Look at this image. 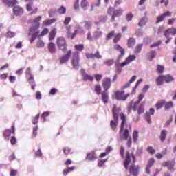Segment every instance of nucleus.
I'll return each instance as SVG.
<instances>
[{
    "label": "nucleus",
    "instance_id": "7",
    "mask_svg": "<svg viewBox=\"0 0 176 176\" xmlns=\"http://www.w3.org/2000/svg\"><path fill=\"white\" fill-rule=\"evenodd\" d=\"M115 96L116 100L118 101H126L130 97V94H124V91H116Z\"/></svg>",
    "mask_w": 176,
    "mask_h": 176
},
{
    "label": "nucleus",
    "instance_id": "16",
    "mask_svg": "<svg viewBox=\"0 0 176 176\" xmlns=\"http://www.w3.org/2000/svg\"><path fill=\"white\" fill-rule=\"evenodd\" d=\"M2 2L8 8H13V6H16L19 3L17 0H2Z\"/></svg>",
    "mask_w": 176,
    "mask_h": 176
},
{
    "label": "nucleus",
    "instance_id": "12",
    "mask_svg": "<svg viewBox=\"0 0 176 176\" xmlns=\"http://www.w3.org/2000/svg\"><path fill=\"white\" fill-rule=\"evenodd\" d=\"M162 167H167L168 170L169 171H174V166H175V162H172V161H167V162H164L162 164Z\"/></svg>",
    "mask_w": 176,
    "mask_h": 176
},
{
    "label": "nucleus",
    "instance_id": "63",
    "mask_svg": "<svg viewBox=\"0 0 176 176\" xmlns=\"http://www.w3.org/2000/svg\"><path fill=\"white\" fill-rule=\"evenodd\" d=\"M25 75H26V78H30L32 76V74H31V68L28 67L26 71H25Z\"/></svg>",
    "mask_w": 176,
    "mask_h": 176
},
{
    "label": "nucleus",
    "instance_id": "19",
    "mask_svg": "<svg viewBox=\"0 0 176 176\" xmlns=\"http://www.w3.org/2000/svg\"><path fill=\"white\" fill-rule=\"evenodd\" d=\"M13 12L15 16H21V14L24 13V10L23 9V8L17 6L13 8Z\"/></svg>",
    "mask_w": 176,
    "mask_h": 176
},
{
    "label": "nucleus",
    "instance_id": "10",
    "mask_svg": "<svg viewBox=\"0 0 176 176\" xmlns=\"http://www.w3.org/2000/svg\"><path fill=\"white\" fill-rule=\"evenodd\" d=\"M102 85L104 90H106V91H108V90L111 89V86H112V80H111V78L106 77L103 79Z\"/></svg>",
    "mask_w": 176,
    "mask_h": 176
},
{
    "label": "nucleus",
    "instance_id": "55",
    "mask_svg": "<svg viewBox=\"0 0 176 176\" xmlns=\"http://www.w3.org/2000/svg\"><path fill=\"white\" fill-rule=\"evenodd\" d=\"M85 28H87V30H90L91 28V21H85Z\"/></svg>",
    "mask_w": 176,
    "mask_h": 176
},
{
    "label": "nucleus",
    "instance_id": "9",
    "mask_svg": "<svg viewBox=\"0 0 176 176\" xmlns=\"http://www.w3.org/2000/svg\"><path fill=\"white\" fill-rule=\"evenodd\" d=\"M120 111H122V109L120 107H118L116 104H114L113 106L112 113L113 119H116L117 120V119H119V115L120 118L121 113H123V115H124V113H120Z\"/></svg>",
    "mask_w": 176,
    "mask_h": 176
},
{
    "label": "nucleus",
    "instance_id": "35",
    "mask_svg": "<svg viewBox=\"0 0 176 176\" xmlns=\"http://www.w3.org/2000/svg\"><path fill=\"white\" fill-rule=\"evenodd\" d=\"M12 135V130L10 129H6L3 133V136L5 138V140H9V137Z\"/></svg>",
    "mask_w": 176,
    "mask_h": 176
},
{
    "label": "nucleus",
    "instance_id": "49",
    "mask_svg": "<svg viewBox=\"0 0 176 176\" xmlns=\"http://www.w3.org/2000/svg\"><path fill=\"white\" fill-rule=\"evenodd\" d=\"M145 24H146V18L143 17L139 21L138 25H139V27H144V25H145Z\"/></svg>",
    "mask_w": 176,
    "mask_h": 176
},
{
    "label": "nucleus",
    "instance_id": "6",
    "mask_svg": "<svg viewBox=\"0 0 176 176\" xmlns=\"http://www.w3.org/2000/svg\"><path fill=\"white\" fill-rule=\"evenodd\" d=\"M56 44L60 50L63 52H67V41L65 40V38L64 37H58L56 40Z\"/></svg>",
    "mask_w": 176,
    "mask_h": 176
},
{
    "label": "nucleus",
    "instance_id": "32",
    "mask_svg": "<svg viewBox=\"0 0 176 176\" xmlns=\"http://www.w3.org/2000/svg\"><path fill=\"white\" fill-rule=\"evenodd\" d=\"M164 76V82L166 83H170V82H173L174 80V77L171 76L170 74L163 75Z\"/></svg>",
    "mask_w": 176,
    "mask_h": 176
},
{
    "label": "nucleus",
    "instance_id": "46",
    "mask_svg": "<svg viewBox=\"0 0 176 176\" xmlns=\"http://www.w3.org/2000/svg\"><path fill=\"white\" fill-rule=\"evenodd\" d=\"M74 49L78 50V52H82L83 49H85V46L82 44L76 45Z\"/></svg>",
    "mask_w": 176,
    "mask_h": 176
},
{
    "label": "nucleus",
    "instance_id": "20",
    "mask_svg": "<svg viewBox=\"0 0 176 176\" xmlns=\"http://www.w3.org/2000/svg\"><path fill=\"white\" fill-rule=\"evenodd\" d=\"M102 96V101H103L104 104H108V100H109V96L108 95V91L104 90L101 93Z\"/></svg>",
    "mask_w": 176,
    "mask_h": 176
},
{
    "label": "nucleus",
    "instance_id": "31",
    "mask_svg": "<svg viewBox=\"0 0 176 176\" xmlns=\"http://www.w3.org/2000/svg\"><path fill=\"white\" fill-rule=\"evenodd\" d=\"M41 20H42V16H38L37 17L34 18L33 20V25L36 27H41V23H39Z\"/></svg>",
    "mask_w": 176,
    "mask_h": 176
},
{
    "label": "nucleus",
    "instance_id": "53",
    "mask_svg": "<svg viewBox=\"0 0 176 176\" xmlns=\"http://www.w3.org/2000/svg\"><path fill=\"white\" fill-rule=\"evenodd\" d=\"M72 150L69 147H65L63 148V153L65 156H68V155H71Z\"/></svg>",
    "mask_w": 176,
    "mask_h": 176
},
{
    "label": "nucleus",
    "instance_id": "38",
    "mask_svg": "<svg viewBox=\"0 0 176 176\" xmlns=\"http://www.w3.org/2000/svg\"><path fill=\"white\" fill-rule=\"evenodd\" d=\"M57 21L56 19H47L43 22V25H50V24H53V23H56Z\"/></svg>",
    "mask_w": 176,
    "mask_h": 176
},
{
    "label": "nucleus",
    "instance_id": "2",
    "mask_svg": "<svg viewBox=\"0 0 176 176\" xmlns=\"http://www.w3.org/2000/svg\"><path fill=\"white\" fill-rule=\"evenodd\" d=\"M39 28L40 27L38 25L35 26L34 25H32L30 28L28 35L29 36H31L30 39V43H32L34 41H35V39H36V38L39 36V32H40Z\"/></svg>",
    "mask_w": 176,
    "mask_h": 176
},
{
    "label": "nucleus",
    "instance_id": "37",
    "mask_svg": "<svg viewBox=\"0 0 176 176\" xmlns=\"http://www.w3.org/2000/svg\"><path fill=\"white\" fill-rule=\"evenodd\" d=\"M56 34H57V30L56 28H54L50 32L49 35V39L50 41H53L54 38H56Z\"/></svg>",
    "mask_w": 176,
    "mask_h": 176
},
{
    "label": "nucleus",
    "instance_id": "54",
    "mask_svg": "<svg viewBox=\"0 0 176 176\" xmlns=\"http://www.w3.org/2000/svg\"><path fill=\"white\" fill-rule=\"evenodd\" d=\"M71 20H72L71 16H66L65 18V21H63V24H65V25H68L69 23H71Z\"/></svg>",
    "mask_w": 176,
    "mask_h": 176
},
{
    "label": "nucleus",
    "instance_id": "52",
    "mask_svg": "<svg viewBox=\"0 0 176 176\" xmlns=\"http://www.w3.org/2000/svg\"><path fill=\"white\" fill-rule=\"evenodd\" d=\"M50 115V111H45L43 113V114L41 115V119H43V122H46V118H47V116H49Z\"/></svg>",
    "mask_w": 176,
    "mask_h": 176
},
{
    "label": "nucleus",
    "instance_id": "43",
    "mask_svg": "<svg viewBox=\"0 0 176 176\" xmlns=\"http://www.w3.org/2000/svg\"><path fill=\"white\" fill-rule=\"evenodd\" d=\"M142 44H138L134 49V53H141V51L142 50Z\"/></svg>",
    "mask_w": 176,
    "mask_h": 176
},
{
    "label": "nucleus",
    "instance_id": "45",
    "mask_svg": "<svg viewBox=\"0 0 176 176\" xmlns=\"http://www.w3.org/2000/svg\"><path fill=\"white\" fill-rule=\"evenodd\" d=\"M165 155H167V151L166 150L162 151V154H160V153L156 154L155 157L157 159H158V160H160V159H162L163 156H165Z\"/></svg>",
    "mask_w": 176,
    "mask_h": 176
},
{
    "label": "nucleus",
    "instance_id": "62",
    "mask_svg": "<svg viewBox=\"0 0 176 176\" xmlns=\"http://www.w3.org/2000/svg\"><path fill=\"white\" fill-rule=\"evenodd\" d=\"M15 35H16V33H14V32L8 31L7 32L6 36L7 38H14Z\"/></svg>",
    "mask_w": 176,
    "mask_h": 176
},
{
    "label": "nucleus",
    "instance_id": "39",
    "mask_svg": "<svg viewBox=\"0 0 176 176\" xmlns=\"http://www.w3.org/2000/svg\"><path fill=\"white\" fill-rule=\"evenodd\" d=\"M104 65H107V67H111L115 64V60L113 59H107L103 62Z\"/></svg>",
    "mask_w": 176,
    "mask_h": 176
},
{
    "label": "nucleus",
    "instance_id": "23",
    "mask_svg": "<svg viewBox=\"0 0 176 176\" xmlns=\"http://www.w3.org/2000/svg\"><path fill=\"white\" fill-rule=\"evenodd\" d=\"M118 124H119V119H113V120H111L110 122V126L111 130L113 131H116V129L118 127Z\"/></svg>",
    "mask_w": 176,
    "mask_h": 176
},
{
    "label": "nucleus",
    "instance_id": "51",
    "mask_svg": "<svg viewBox=\"0 0 176 176\" xmlns=\"http://www.w3.org/2000/svg\"><path fill=\"white\" fill-rule=\"evenodd\" d=\"M122 38V34L118 33L113 38V42L114 43H118V41H120V38Z\"/></svg>",
    "mask_w": 176,
    "mask_h": 176
},
{
    "label": "nucleus",
    "instance_id": "36",
    "mask_svg": "<svg viewBox=\"0 0 176 176\" xmlns=\"http://www.w3.org/2000/svg\"><path fill=\"white\" fill-rule=\"evenodd\" d=\"M174 107V102L173 101H169L168 102H165L164 104V109L165 111H168V109H171Z\"/></svg>",
    "mask_w": 176,
    "mask_h": 176
},
{
    "label": "nucleus",
    "instance_id": "56",
    "mask_svg": "<svg viewBox=\"0 0 176 176\" xmlns=\"http://www.w3.org/2000/svg\"><path fill=\"white\" fill-rule=\"evenodd\" d=\"M147 152L150 153V155H155V153H156V151L153 149V147L152 146H148L147 148Z\"/></svg>",
    "mask_w": 176,
    "mask_h": 176
},
{
    "label": "nucleus",
    "instance_id": "1",
    "mask_svg": "<svg viewBox=\"0 0 176 176\" xmlns=\"http://www.w3.org/2000/svg\"><path fill=\"white\" fill-rule=\"evenodd\" d=\"M127 116L121 113L120 114V137L122 140H126V145L128 148H131L133 144V139L130 136V133L129 132L128 129H124V126H127Z\"/></svg>",
    "mask_w": 176,
    "mask_h": 176
},
{
    "label": "nucleus",
    "instance_id": "3",
    "mask_svg": "<svg viewBox=\"0 0 176 176\" xmlns=\"http://www.w3.org/2000/svg\"><path fill=\"white\" fill-rule=\"evenodd\" d=\"M107 14L111 16V21H115L116 17H120L123 14V10L120 8L115 10V8L109 7L107 10Z\"/></svg>",
    "mask_w": 176,
    "mask_h": 176
},
{
    "label": "nucleus",
    "instance_id": "21",
    "mask_svg": "<svg viewBox=\"0 0 176 176\" xmlns=\"http://www.w3.org/2000/svg\"><path fill=\"white\" fill-rule=\"evenodd\" d=\"M129 173L133 176H138V167L135 166V165L131 166L129 168Z\"/></svg>",
    "mask_w": 176,
    "mask_h": 176
},
{
    "label": "nucleus",
    "instance_id": "29",
    "mask_svg": "<svg viewBox=\"0 0 176 176\" xmlns=\"http://www.w3.org/2000/svg\"><path fill=\"white\" fill-rule=\"evenodd\" d=\"M164 104H166V100H159L155 104L156 110L159 111V109H162V107H164Z\"/></svg>",
    "mask_w": 176,
    "mask_h": 176
},
{
    "label": "nucleus",
    "instance_id": "5",
    "mask_svg": "<svg viewBox=\"0 0 176 176\" xmlns=\"http://www.w3.org/2000/svg\"><path fill=\"white\" fill-rule=\"evenodd\" d=\"M131 157L133 160V164H135L137 162V159L135 158V155L134 154H130V152L126 151L125 160L124 162V166L126 170H129V164L131 163Z\"/></svg>",
    "mask_w": 176,
    "mask_h": 176
},
{
    "label": "nucleus",
    "instance_id": "30",
    "mask_svg": "<svg viewBox=\"0 0 176 176\" xmlns=\"http://www.w3.org/2000/svg\"><path fill=\"white\" fill-rule=\"evenodd\" d=\"M160 138L162 142H164V141H166V138H167V130L163 129L161 131Z\"/></svg>",
    "mask_w": 176,
    "mask_h": 176
},
{
    "label": "nucleus",
    "instance_id": "59",
    "mask_svg": "<svg viewBox=\"0 0 176 176\" xmlns=\"http://www.w3.org/2000/svg\"><path fill=\"white\" fill-rule=\"evenodd\" d=\"M94 78H95L96 82H100L101 80V79H102V74H94Z\"/></svg>",
    "mask_w": 176,
    "mask_h": 176
},
{
    "label": "nucleus",
    "instance_id": "26",
    "mask_svg": "<svg viewBox=\"0 0 176 176\" xmlns=\"http://www.w3.org/2000/svg\"><path fill=\"white\" fill-rule=\"evenodd\" d=\"M82 78H83V80H85V82H87V80H89L90 82H93V80H94V76H90L86 74L85 72L82 74Z\"/></svg>",
    "mask_w": 176,
    "mask_h": 176
},
{
    "label": "nucleus",
    "instance_id": "27",
    "mask_svg": "<svg viewBox=\"0 0 176 176\" xmlns=\"http://www.w3.org/2000/svg\"><path fill=\"white\" fill-rule=\"evenodd\" d=\"M155 82H156V85L157 86H162V85H164V78L163 75L159 76L156 78Z\"/></svg>",
    "mask_w": 176,
    "mask_h": 176
},
{
    "label": "nucleus",
    "instance_id": "22",
    "mask_svg": "<svg viewBox=\"0 0 176 176\" xmlns=\"http://www.w3.org/2000/svg\"><path fill=\"white\" fill-rule=\"evenodd\" d=\"M114 49H115V50H118V52H120V55L119 56L120 58L123 57V56H124L125 50L119 44H116L114 45Z\"/></svg>",
    "mask_w": 176,
    "mask_h": 176
},
{
    "label": "nucleus",
    "instance_id": "34",
    "mask_svg": "<svg viewBox=\"0 0 176 176\" xmlns=\"http://www.w3.org/2000/svg\"><path fill=\"white\" fill-rule=\"evenodd\" d=\"M123 67H126V65H123V63H118L116 65V74H120L122 72V68Z\"/></svg>",
    "mask_w": 176,
    "mask_h": 176
},
{
    "label": "nucleus",
    "instance_id": "47",
    "mask_svg": "<svg viewBox=\"0 0 176 176\" xmlns=\"http://www.w3.org/2000/svg\"><path fill=\"white\" fill-rule=\"evenodd\" d=\"M133 142L135 143V142H138V131H134L133 133Z\"/></svg>",
    "mask_w": 176,
    "mask_h": 176
},
{
    "label": "nucleus",
    "instance_id": "48",
    "mask_svg": "<svg viewBox=\"0 0 176 176\" xmlns=\"http://www.w3.org/2000/svg\"><path fill=\"white\" fill-rule=\"evenodd\" d=\"M101 85H95V91L96 93V94H98V96H100V94H101Z\"/></svg>",
    "mask_w": 176,
    "mask_h": 176
},
{
    "label": "nucleus",
    "instance_id": "11",
    "mask_svg": "<svg viewBox=\"0 0 176 176\" xmlns=\"http://www.w3.org/2000/svg\"><path fill=\"white\" fill-rule=\"evenodd\" d=\"M165 38H168L170 35H176V28L171 27L165 30L164 32Z\"/></svg>",
    "mask_w": 176,
    "mask_h": 176
},
{
    "label": "nucleus",
    "instance_id": "14",
    "mask_svg": "<svg viewBox=\"0 0 176 176\" xmlns=\"http://www.w3.org/2000/svg\"><path fill=\"white\" fill-rule=\"evenodd\" d=\"M67 33V38H71V39H74V38H75L76 36V35L78 34V32H79V30H78V29L75 30L74 33H72V32H71L72 28L70 25L66 27Z\"/></svg>",
    "mask_w": 176,
    "mask_h": 176
},
{
    "label": "nucleus",
    "instance_id": "15",
    "mask_svg": "<svg viewBox=\"0 0 176 176\" xmlns=\"http://www.w3.org/2000/svg\"><path fill=\"white\" fill-rule=\"evenodd\" d=\"M86 160H89V162H94L97 160V154L96 153V151H92L89 153H87Z\"/></svg>",
    "mask_w": 176,
    "mask_h": 176
},
{
    "label": "nucleus",
    "instance_id": "18",
    "mask_svg": "<svg viewBox=\"0 0 176 176\" xmlns=\"http://www.w3.org/2000/svg\"><path fill=\"white\" fill-rule=\"evenodd\" d=\"M137 58V56L134 54H130L124 62H122V65H129L130 63H133Z\"/></svg>",
    "mask_w": 176,
    "mask_h": 176
},
{
    "label": "nucleus",
    "instance_id": "8",
    "mask_svg": "<svg viewBox=\"0 0 176 176\" xmlns=\"http://www.w3.org/2000/svg\"><path fill=\"white\" fill-rule=\"evenodd\" d=\"M171 16H173V12H171L170 11H166L162 13L161 15L157 16L155 24L162 23V21H164L166 17H171Z\"/></svg>",
    "mask_w": 176,
    "mask_h": 176
},
{
    "label": "nucleus",
    "instance_id": "58",
    "mask_svg": "<svg viewBox=\"0 0 176 176\" xmlns=\"http://www.w3.org/2000/svg\"><path fill=\"white\" fill-rule=\"evenodd\" d=\"M37 47H45V42L42 40H38L36 44Z\"/></svg>",
    "mask_w": 176,
    "mask_h": 176
},
{
    "label": "nucleus",
    "instance_id": "33",
    "mask_svg": "<svg viewBox=\"0 0 176 176\" xmlns=\"http://www.w3.org/2000/svg\"><path fill=\"white\" fill-rule=\"evenodd\" d=\"M25 2H29V3L26 5V10L28 12H31V10H32V6H34V1H32V0H25Z\"/></svg>",
    "mask_w": 176,
    "mask_h": 176
},
{
    "label": "nucleus",
    "instance_id": "42",
    "mask_svg": "<svg viewBox=\"0 0 176 176\" xmlns=\"http://www.w3.org/2000/svg\"><path fill=\"white\" fill-rule=\"evenodd\" d=\"M156 71L157 74H163V72H164V66L161 65H157Z\"/></svg>",
    "mask_w": 176,
    "mask_h": 176
},
{
    "label": "nucleus",
    "instance_id": "44",
    "mask_svg": "<svg viewBox=\"0 0 176 176\" xmlns=\"http://www.w3.org/2000/svg\"><path fill=\"white\" fill-rule=\"evenodd\" d=\"M57 12L59 14H65V13H67V8L62 6L58 9Z\"/></svg>",
    "mask_w": 176,
    "mask_h": 176
},
{
    "label": "nucleus",
    "instance_id": "61",
    "mask_svg": "<svg viewBox=\"0 0 176 176\" xmlns=\"http://www.w3.org/2000/svg\"><path fill=\"white\" fill-rule=\"evenodd\" d=\"M27 79L30 85H35V80H34V76L28 77Z\"/></svg>",
    "mask_w": 176,
    "mask_h": 176
},
{
    "label": "nucleus",
    "instance_id": "57",
    "mask_svg": "<svg viewBox=\"0 0 176 176\" xmlns=\"http://www.w3.org/2000/svg\"><path fill=\"white\" fill-rule=\"evenodd\" d=\"M47 34H49V29H47V28H45L41 32L40 36H45V35H47Z\"/></svg>",
    "mask_w": 176,
    "mask_h": 176
},
{
    "label": "nucleus",
    "instance_id": "60",
    "mask_svg": "<svg viewBox=\"0 0 176 176\" xmlns=\"http://www.w3.org/2000/svg\"><path fill=\"white\" fill-rule=\"evenodd\" d=\"M39 116H40V114H37L34 118L32 120V124H38V122H39Z\"/></svg>",
    "mask_w": 176,
    "mask_h": 176
},
{
    "label": "nucleus",
    "instance_id": "64",
    "mask_svg": "<svg viewBox=\"0 0 176 176\" xmlns=\"http://www.w3.org/2000/svg\"><path fill=\"white\" fill-rule=\"evenodd\" d=\"M153 164H155V159L151 158V159L148 160L147 166H148V167H152V166H153Z\"/></svg>",
    "mask_w": 176,
    "mask_h": 176
},
{
    "label": "nucleus",
    "instance_id": "25",
    "mask_svg": "<svg viewBox=\"0 0 176 176\" xmlns=\"http://www.w3.org/2000/svg\"><path fill=\"white\" fill-rule=\"evenodd\" d=\"M48 50L52 54H54L56 52H57V49H56V44L53 42H50L48 45Z\"/></svg>",
    "mask_w": 176,
    "mask_h": 176
},
{
    "label": "nucleus",
    "instance_id": "17",
    "mask_svg": "<svg viewBox=\"0 0 176 176\" xmlns=\"http://www.w3.org/2000/svg\"><path fill=\"white\" fill-rule=\"evenodd\" d=\"M145 97V94H140L138 96V100L134 102V104L132 107L133 111H137V107L140 104V102L144 100V98Z\"/></svg>",
    "mask_w": 176,
    "mask_h": 176
},
{
    "label": "nucleus",
    "instance_id": "13",
    "mask_svg": "<svg viewBox=\"0 0 176 176\" xmlns=\"http://www.w3.org/2000/svg\"><path fill=\"white\" fill-rule=\"evenodd\" d=\"M72 54V50L67 51V54L62 57L60 58V64H65L68 60L71 58V56Z\"/></svg>",
    "mask_w": 176,
    "mask_h": 176
},
{
    "label": "nucleus",
    "instance_id": "50",
    "mask_svg": "<svg viewBox=\"0 0 176 176\" xmlns=\"http://www.w3.org/2000/svg\"><path fill=\"white\" fill-rule=\"evenodd\" d=\"M107 162H108V159L98 160V166L102 167V166H104Z\"/></svg>",
    "mask_w": 176,
    "mask_h": 176
},
{
    "label": "nucleus",
    "instance_id": "24",
    "mask_svg": "<svg viewBox=\"0 0 176 176\" xmlns=\"http://www.w3.org/2000/svg\"><path fill=\"white\" fill-rule=\"evenodd\" d=\"M145 102H142L139 107L137 106V111H138V115H142V113H144V112H145Z\"/></svg>",
    "mask_w": 176,
    "mask_h": 176
},
{
    "label": "nucleus",
    "instance_id": "4",
    "mask_svg": "<svg viewBox=\"0 0 176 176\" xmlns=\"http://www.w3.org/2000/svg\"><path fill=\"white\" fill-rule=\"evenodd\" d=\"M79 56L80 54L78 51H76L72 54L71 63L74 69H79V61H80V58Z\"/></svg>",
    "mask_w": 176,
    "mask_h": 176
},
{
    "label": "nucleus",
    "instance_id": "28",
    "mask_svg": "<svg viewBox=\"0 0 176 176\" xmlns=\"http://www.w3.org/2000/svg\"><path fill=\"white\" fill-rule=\"evenodd\" d=\"M135 38L133 37H130L127 41V46L129 48L134 47V45H135Z\"/></svg>",
    "mask_w": 176,
    "mask_h": 176
},
{
    "label": "nucleus",
    "instance_id": "40",
    "mask_svg": "<svg viewBox=\"0 0 176 176\" xmlns=\"http://www.w3.org/2000/svg\"><path fill=\"white\" fill-rule=\"evenodd\" d=\"M135 79H137V76H133L131 79L129 80V82H127L126 85L123 86V89H127V87H129L130 85L133 83V82L135 81Z\"/></svg>",
    "mask_w": 176,
    "mask_h": 176
},
{
    "label": "nucleus",
    "instance_id": "41",
    "mask_svg": "<svg viewBox=\"0 0 176 176\" xmlns=\"http://www.w3.org/2000/svg\"><path fill=\"white\" fill-rule=\"evenodd\" d=\"M80 6L82 9H87L89 6V1L87 0H81Z\"/></svg>",
    "mask_w": 176,
    "mask_h": 176
}]
</instances>
